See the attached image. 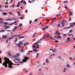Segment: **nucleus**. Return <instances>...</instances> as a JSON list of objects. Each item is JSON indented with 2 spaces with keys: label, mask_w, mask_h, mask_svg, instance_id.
Masks as SVG:
<instances>
[{
  "label": "nucleus",
  "mask_w": 75,
  "mask_h": 75,
  "mask_svg": "<svg viewBox=\"0 0 75 75\" xmlns=\"http://www.w3.org/2000/svg\"><path fill=\"white\" fill-rule=\"evenodd\" d=\"M74 27V26L73 25H71L70 26L69 28H71V27Z\"/></svg>",
  "instance_id": "35"
},
{
  "label": "nucleus",
  "mask_w": 75,
  "mask_h": 75,
  "mask_svg": "<svg viewBox=\"0 0 75 75\" xmlns=\"http://www.w3.org/2000/svg\"><path fill=\"white\" fill-rule=\"evenodd\" d=\"M67 68H70V67H71L70 66L69 64H67Z\"/></svg>",
  "instance_id": "19"
},
{
  "label": "nucleus",
  "mask_w": 75,
  "mask_h": 75,
  "mask_svg": "<svg viewBox=\"0 0 75 75\" xmlns=\"http://www.w3.org/2000/svg\"><path fill=\"white\" fill-rule=\"evenodd\" d=\"M7 38V36H4L2 37V39H4V38H5V39H6Z\"/></svg>",
  "instance_id": "12"
},
{
  "label": "nucleus",
  "mask_w": 75,
  "mask_h": 75,
  "mask_svg": "<svg viewBox=\"0 0 75 75\" xmlns=\"http://www.w3.org/2000/svg\"><path fill=\"white\" fill-rule=\"evenodd\" d=\"M69 16H71V15H72V13L71 12H69Z\"/></svg>",
  "instance_id": "17"
},
{
  "label": "nucleus",
  "mask_w": 75,
  "mask_h": 75,
  "mask_svg": "<svg viewBox=\"0 0 75 75\" xmlns=\"http://www.w3.org/2000/svg\"><path fill=\"white\" fill-rule=\"evenodd\" d=\"M23 4L25 5H26V4H26V2H25V1H24L23 2Z\"/></svg>",
  "instance_id": "31"
},
{
  "label": "nucleus",
  "mask_w": 75,
  "mask_h": 75,
  "mask_svg": "<svg viewBox=\"0 0 75 75\" xmlns=\"http://www.w3.org/2000/svg\"><path fill=\"white\" fill-rule=\"evenodd\" d=\"M19 44H20V45H22V44H23V43H22V42L21 41H20L19 42Z\"/></svg>",
  "instance_id": "34"
},
{
  "label": "nucleus",
  "mask_w": 75,
  "mask_h": 75,
  "mask_svg": "<svg viewBox=\"0 0 75 75\" xmlns=\"http://www.w3.org/2000/svg\"><path fill=\"white\" fill-rule=\"evenodd\" d=\"M27 45H28V42H27L26 43L24 44V46H26Z\"/></svg>",
  "instance_id": "21"
},
{
  "label": "nucleus",
  "mask_w": 75,
  "mask_h": 75,
  "mask_svg": "<svg viewBox=\"0 0 75 75\" xmlns=\"http://www.w3.org/2000/svg\"><path fill=\"white\" fill-rule=\"evenodd\" d=\"M33 48H36V46H33Z\"/></svg>",
  "instance_id": "53"
},
{
  "label": "nucleus",
  "mask_w": 75,
  "mask_h": 75,
  "mask_svg": "<svg viewBox=\"0 0 75 75\" xmlns=\"http://www.w3.org/2000/svg\"><path fill=\"white\" fill-rule=\"evenodd\" d=\"M4 31H5V30H2L0 31V32H4Z\"/></svg>",
  "instance_id": "36"
},
{
  "label": "nucleus",
  "mask_w": 75,
  "mask_h": 75,
  "mask_svg": "<svg viewBox=\"0 0 75 75\" xmlns=\"http://www.w3.org/2000/svg\"><path fill=\"white\" fill-rule=\"evenodd\" d=\"M25 12L26 13H27V12H28V11L27 10H25Z\"/></svg>",
  "instance_id": "60"
},
{
  "label": "nucleus",
  "mask_w": 75,
  "mask_h": 75,
  "mask_svg": "<svg viewBox=\"0 0 75 75\" xmlns=\"http://www.w3.org/2000/svg\"><path fill=\"white\" fill-rule=\"evenodd\" d=\"M45 28H48V26H47L45 27Z\"/></svg>",
  "instance_id": "56"
},
{
  "label": "nucleus",
  "mask_w": 75,
  "mask_h": 75,
  "mask_svg": "<svg viewBox=\"0 0 75 75\" xmlns=\"http://www.w3.org/2000/svg\"><path fill=\"white\" fill-rule=\"evenodd\" d=\"M14 24V23H12L10 24V25H12V24Z\"/></svg>",
  "instance_id": "58"
},
{
  "label": "nucleus",
  "mask_w": 75,
  "mask_h": 75,
  "mask_svg": "<svg viewBox=\"0 0 75 75\" xmlns=\"http://www.w3.org/2000/svg\"><path fill=\"white\" fill-rule=\"evenodd\" d=\"M8 39L7 40H6V43H7L8 42Z\"/></svg>",
  "instance_id": "64"
},
{
  "label": "nucleus",
  "mask_w": 75,
  "mask_h": 75,
  "mask_svg": "<svg viewBox=\"0 0 75 75\" xmlns=\"http://www.w3.org/2000/svg\"><path fill=\"white\" fill-rule=\"evenodd\" d=\"M67 40H66V42H70L71 41V39L69 37H68L67 38Z\"/></svg>",
  "instance_id": "6"
},
{
  "label": "nucleus",
  "mask_w": 75,
  "mask_h": 75,
  "mask_svg": "<svg viewBox=\"0 0 75 75\" xmlns=\"http://www.w3.org/2000/svg\"><path fill=\"white\" fill-rule=\"evenodd\" d=\"M68 1H64V3H68Z\"/></svg>",
  "instance_id": "45"
},
{
  "label": "nucleus",
  "mask_w": 75,
  "mask_h": 75,
  "mask_svg": "<svg viewBox=\"0 0 75 75\" xmlns=\"http://www.w3.org/2000/svg\"><path fill=\"white\" fill-rule=\"evenodd\" d=\"M8 13L10 14V15H13V13H12V12H9Z\"/></svg>",
  "instance_id": "26"
},
{
  "label": "nucleus",
  "mask_w": 75,
  "mask_h": 75,
  "mask_svg": "<svg viewBox=\"0 0 75 75\" xmlns=\"http://www.w3.org/2000/svg\"><path fill=\"white\" fill-rule=\"evenodd\" d=\"M17 13L18 14V16H21V14L20 13V11H19Z\"/></svg>",
  "instance_id": "11"
},
{
  "label": "nucleus",
  "mask_w": 75,
  "mask_h": 75,
  "mask_svg": "<svg viewBox=\"0 0 75 75\" xmlns=\"http://www.w3.org/2000/svg\"><path fill=\"white\" fill-rule=\"evenodd\" d=\"M73 25H75V23H73Z\"/></svg>",
  "instance_id": "63"
},
{
  "label": "nucleus",
  "mask_w": 75,
  "mask_h": 75,
  "mask_svg": "<svg viewBox=\"0 0 75 75\" xmlns=\"http://www.w3.org/2000/svg\"><path fill=\"white\" fill-rule=\"evenodd\" d=\"M58 38H62V37L61 36H58Z\"/></svg>",
  "instance_id": "38"
},
{
  "label": "nucleus",
  "mask_w": 75,
  "mask_h": 75,
  "mask_svg": "<svg viewBox=\"0 0 75 75\" xmlns=\"http://www.w3.org/2000/svg\"><path fill=\"white\" fill-rule=\"evenodd\" d=\"M17 28V26H15L14 28V29H13V31H15L16 29Z\"/></svg>",
  "instance_id": "15"
},
{
  "label": "nucleus",
  "mask_w": 75,
  "mask_h": 75,
  "mask_svg": "<svg viewBox=\"0 0 75 75\" xmlns=\"http://www.w3.org/2000/svg\"><path fill=\"white\" fill-rule=\"evenodd\" d=\"M5 8H8V5H7L6 6H5Z\"/></svg>",
  "instance_id": "47"
},
{
  "label": "nucleus",
  "mask_w": 75,
  "mask_h": 75,
  "mask_svg": "<svg viewBox=\"0 0 75 75\" xmlns=\"http://www.w3.org/2000/svg\"><path fill=\"white\" fill-rule=\"evenodd\" d=\"M14 62L15 63H18L19 62V59H17L14 61Z\"/></svg>",
  "instance_id": "8"
},
{
  "label": "nucleus",
  "mask_w": 75,
  "mask_h": 75,
  "mask_svg": "<svg viewBox=\"0 0 75 75\" xmlns=\"http://www.w3.org/2000/svg\"><path fill=\"white\" fill-rule=\"evenodd\" d=\"M45 35L47 37H49L50 36V34H46Z\"/></svg>",
  "instance_id": "13"
},
{
  "label": "nucleus",
  "mask_w": 75,
  "mask_h": 75,
  "mask_svg": "<svg viewBox=\"0 0 75 75\" xmlns=\"http://www.w3.org/2000/svg\"><path fill=\"white\" fill-rule=\"evenodd\" d=\"M4 27H6V28H5V29H7V28H9V26H7L6 25H4Z\"/></svg>",
  "instance_id": "16"
},
{
  "label": "nucleus",
  "mask_w": 75,
  "mask_h": 75,
  "mask_svg": "<svg viewBox=\"0 0 75 75\" xmlns=\"http://www.w3.org/2000/svg\"><path fill=\"white\" fill-rule=\"evenodd\" d=\"M45 29H46V28H45V27L44 28H42V30H45Z\"/></svg>",
  "instance_id": "44"
},
{
  "label": "nucleus",
  "mask_w": 75,
  "mask_h": 75,
  "mask_svg": "<svg viewBox=\"0 0 75 75\" xmlns=\"http://www.w3.org/2000/svg\"><path fill=\"white\" fill-rule=\"evenodd\" d=\"M66 70H67V68H65L63 70V72H66Z\"/></svg>",
  "instance_id": "14"
},
{
  "label": "nucleus",
  "mask_w": 75,
  "mask_h": 75,
  "mask_svg": "<svg viewBox=\"0 0 75 75\" xmlns=\"http://www.w3.org/2000/svg\"><path fill=\"white\" fill-rule=\"evenodd\" d=\"M55 20H56V18H54L52 19V20L53 21H55Z\"/></svg>",
  "instance_id": "29"
},
{
  "label": "nucleus",
  "mask_w": 75,
  "mask_h": 75,
  "mask_svg": "<svg viewBox=\"0 0 75 75\" xmlns=\"http://www.w3.org/2000/svg\"><path fill=\"white\" fill-rule=\"evenodd\" d=\"M19 25L20 27H21L22 26V24H20Z\"/></svg>",
  "instance_id": "51"
},
{
  "label": "nucleus",
  "mask_w": 75,
  "mask_h": 75,
  "mask_svg": "<svg viewBox=\"0 0 75 75\" xmlns=\"http://www.w3.org/2000/svg\"><path fill=\"white\" fill-rule=\"evenodd\" d=\"M67 34H64L63 35V37H65V36H67Z\"/></svg>",
  "instance_id": "40"
},
{
  "label": "nucleus",
  "mask_w": 75,
  "mask_h": 75,
  "mask_svg": "<svg viewBox=\"0 0 75 75\" xmlns=\"http://www.w3.org/2000/svg\"><path fill=\"white\" fill-rule=\"evenodd\" d=\"M3 14L4 15V16H6V15H7V14L6 13H5L4 12L3 13Z\"/></svg>",
  "instance_id": "27"
},
{
  "label": "nucleus",
  "mask_w": 75,
  "mask_h": 75,
  "mask_svg": "<svg viewBox=\"0 0 75 75\" xmlns=\"http://www.w3.org/2000/svg\"><path fill=\"white\" fill-rule=\"evenodd\" d=\"M47 22H49V21H50V19H47Z\"/></svg>",
  "instance_id": "52"
},
{
  "label": "nucleus",
  "mask_w": 75,
  "mask_h": 75,
  "mask_svg": "<svg viewBox=\"0 0 75 75\" xmlns=\"http://www.w3.org/2000/svg\"><path fill=\"white\" fill-rule=\"evenodd\" d=\"M21 3H23V1H21V2H18V3L17 5L16 6L17 7H20V5H19V4H20Z\"/></svg>",
  "instance_id": "4"
},
{
  "label": "nucleus",
  "mask_w": 75,
  "mask_h": 75,
  "mask_svg": "<svg viewBox=\"0 0 75 75\" xmlns=\"http://www.w3.org/2000/svg\"><path fill=\"white\" fill-rule=\"evenodd\" d=\"M37 21H38V19H36L35 20V22H37Z\"/></svg>",
  "instance_id": "42"
},
{
  "label": "nucleus",
  "mask_w": 75,
  "mask_h": 75,
  "mask_svg": "<svg viewBox=\"0 0 75 75\" xmlns=\"http://www.w3.org/2000/svg\"><path fill=\"white\" fill-rule=\"evenodd\" d=\"M55 42H58V40H55Z\"/></svg>",
  "instance_id": "62"
},
{
  "label": "nucleus",
  "mask_w": 75,
  "mask_h": 75,
  "mask_svg": "<svg viewBox=\"0 0 75 75\" xmlns=\"http://www.w3.org/2000/svg\"><path fill=\"white\" fill-rule=\"evenodd\" d=\"M50 50H52V51L54 52H56V49H50Z\"/></svg>",
  "instance_id": "10"
},
{
  "label": "nucleus",
  "mask_w": 75,
  "mask_h": 75,
  "mask_svg": "<svg viewBox=\"0 0 75 75\" xmlns=\"http://www.w3.org/2000/svg\"><path fill=\"white\" fill-rule=\"evenodd\" d=\"M46 63H49V61H48V59H46Z\"/></svg>",
  "instance_id": "23"
},
{
  "label": "nucleus",
  "mask_w": 75,
  "mask_h": 75,
  "mask_svg": "<svg viewBox=\"0 0 75 75\" xmlns=\"http://www.w3.org/2000/svg\"><path fill=\"white\" fill-rule=\"evenodd\" d=\"M24 38L23 36H20L19 37V38Z\"/></svg>",
  "instance_id": "41"
},
{
  "label": "nucleus",
  "mask_w": 75,
  "mask_h": 75,
  "mask_svg": "<svg viewBox=\"0 0 75 75\" xmlns=\"http://www.w3.org/2000/svg\"><path fill=\"white\" fill-rule=\"evenodd\" d=\"M6 20H8V21H11L12 20V19L9 18L6 19Z\"/></svg>",
  "instance_id": "20"
},
{
  "label": "nucleus",
  "mask_w": 75,
  "mask_h": 75,
  "mask_svg": "<svg viewBox=\"0 0 75 75\" xmlns=\"http://www.w3.org/2000/svg\"><path fill=\"white\" fill-rule=\"evenodd\" d=\"M8 55L9 56H11V53L9 52L8 53Z\"/></svg>",
  "instance_id": "28"
},
{
  "label": "nucleus",
  "mask_w": 75,
  "mask_h": 75,
  "mask_svg": "<svg viewBox=\"0 0 75 75\" xmlns=\"http://www.w3.org/2000/svg\"><path fill=\"white\" fill-rule=\"evenodd\" d=\"M33 51H34L35 52H37V51L38 50H35V49H33Z\"/></svg>",
  "instance_id": "43"
},
{
  "label": "nucleus",
  "mask_w": 75,
  "mask_h": 75,
  "mask_svg": "<svg viewBox=\"0 0 75 75\" xmlns=\"http://www.w3.org/2000/svg\"><path fill=\"white\" fill-rule=\"evenodd\" d=\"M18 46V47H19V48H20L21 47V45L20 44H16Z\"/></svg>",
  "instance_id": "18"
},
{
  "label": "nucleus",
  "mask_w": 75,
  "mask_h": 75,
  "mask_svg": "<svg viewBox=\"0 0 75 75\" xmlns=\"http://www.w3.org/2000/svg\"><path fill=\"white\" fill-rule=\"evenodd\" d=\"M64 8H66V9H67L68 8V7H67V6H66V5H65Z\"/></svg>",
  "instance_id": "46"
},
{
  "label": "nucleus",
  "mask_w": 75,
  "mask_h": 75,
  "mask_svg": "<svg viewBox=\"0 0 75 75\" xmlns=\"http://www.w3.org/2000/svg\"><path fill=\"white\" fill-rule=\"evenodd\" d=\"M4 24H5V25H7V24H8V23L7 22H4Z\"/></svg>",
  "instance_id": "32"
},
{
  "label": "nucleus",
  "mask_w": 75,
  "mask_h": 75,
  "mask_svg": "<svg viewBox=\"0 0 75 75\" xmlns=\"http://www.w3.org/2000/svg\"><path fill=\"white\" fill-rule=\"evenodd\" d=\"M33 51H28V53L27 54L28 55V54H30V52H33Z\"/></svg>",
  "instance_id": "25"
},
{
  "label": "nucleus",
  "mask_w": 75,
  "mask_h": 75,
  "mask_svg": "<svg viewBox=\"0 0 75 75\" xmlns=\"http://www.w3.org/2000/svg\"><path fill=\"white\" fill-rule=\"evenodd\" d=\"M58 58H59V59H61V57H60V56L58 57Z\"/></svg>",
  "instance_id": "57"
},
{
  "label": "nucleus",
  "mask_w": 75,
  "mask_h": 75,
  "mask_svg": "<svg viewBox=\"0 0 75 75\" xmlns=\"http://www.w3.org/2000/svg\"><path fill=\"white\" fill-rule=\"evenodd\" d=\"M23 17H20V19H23Z\"/></svg>",
  "instance_id": "61"
},
{
  "label": "nucleus",
  "mask_w": 75,
  "mask_h": 75,
  "mask_svg": "<svg viewBox=\"0 0 75 75\" xmlns=\"http://www.w3.org/2000/svg\"><path fill=\"white\" fill-rule=\"evenodd\" d=\"M20 53H18L16 54V55L14 56L13 57H15V58H17V57H18L20 56Z\"/></svg>",
  "instance_id": "5"
},
{
  "label": "nucleus",
  "mask_w": 75,
  "mask_h": 75,
  "mask_svg": "<svg viewBox=\"0 0 75 75\" xmlns=\"http://www.w3.org/2000/svg\"><path fill=\"white\" fill-rule=\"evenodd\" d=\"M31 22H32V21H30V22H29V24H31Z\"/></svg>",
  "instance_id": "54"
},
{
  "label": "nucleus",
  "mask_w": 75,
  "mask_h": 75,
  "mask_svg": "<svg viewBox=\"0 0 75 75\" xmlns=\"http://www.w3.org/2000/svg\"><path fill=\"white\" fill-rule=\"evenodd\" d=\"M0 63H1H1H2V62L1 61V58H0Z\"/></svg>",
  "instance_id": "39"
},
{
  "label": "nucleus",
  "mask_w": 75,
  "mask_h": 75,
  "mask_svg": "<svg viewBox=\"0 0 75 75\" xmlns=\"http://www.w3.org/2000/svg\"><path fill=\"white\" fill-rule=\"evenodd\" d=\"M4 59L5 60V62H3L2 65H3L5 67H7V64H8V67L9 68H11L13 67V65H14V64L10 61L8 58L6 57L4 58Z\"/></svg>",
  "instance_id": "1"
},
{
  "label": "nucleus",
  "mask_w": 75,
  "mask_h": 75,
  "mask_svg": "<svg viewBox=\"0 0 75 75\" xmlns=\"http://www.w3.org/2000/svg\"><path fill=\"white\" fill-rule=\"evenodd\" d=\"M50 39H51V40H55V39L52 38V36H50Z\"/></svg>",
  "instance_id": "22"
},
{
  "label": "nucleus",
  "mask_w": 75,
  "mask_h": 75,
  "mask_svg": "<svg viewBox=\"0 0 75 75\" xmlns=\"http://www.w3.org/2000/svg\"><path fill=\"white\" fill-rule=\"evenodd\" d=\"M72 30H70L69 31V33H72Z\"/></svg>",
  "instance_id": "49"
},
{
  "label": "nucleus",
  "mask_w": 75,
  "mask_h": 75,
  "mask_svg": "<svg viewBox=\"0 0 75 75\" xmlns=\"http://www.w3.org/2000/svg\"><path fill=\"white\" fill-rule=\"evenodd\" d=\"M28 59H29V58L27 57L26 56H25V59H24L23 60L22 62H20V64H23V62H26V61H27V60Z\"/></svg>",
  "instance_id": "2"
},
{
  "label": "nucleus",
  "mask_w": 75,
  "mask_h": 75,
  "mask_svg": "<svg viewBox=\"0 0 75 75\" xmlns=\"http://www.w3.org/2000/svg\"><path fill=\"white\" fill-rule=\"evenodd\" d=\"M60 27V24H58V25H57V27Z\"/></svg>",
  "instance_id": "48"
},
{
  "label": "nucleus",
  "mask_w": 75,
  "mask_h": 75,
  "mask_svg": "<svg viewBox=\"0 0 75 75\" xmlns=\"http://www.w3.org/2000/svg\"><path fill=\"white\" fill-rule=\"evenodd\" d=\"M39 42H40V40H39L38 42H37L35 43V44L37 45L38 44V43H39Z\"/></svg>",
  "instance_id": "30"
},
{
  "label": "nucleus",
  "mask_w": 75,
  "mask_h": 75,
  "mask_svg": "<svg viewBox=\"0 0 75 75\" xmlns=\"http://www.w3.org/2000/svg\"><path fill=\"white\" fill-rule=\"evenodd\" d=\"M61 24L62 27H64V25H65V22H64V20H63L62 21V23Z\"/></svg>",
  "instance_id": "7"
},
{
  "label": "nucleus",
  "mask_w": 75,
  "mask_h": 75,
  "mask_svg": "<svg viewBox=\"0 0 75 75\" xmlns=\"http://www.w3.org/2000/svg\"><path fill=\"white\" fill-rule=\"evenodd\" d=\"M39 55H40V54L39 53H37V54L36 55V58H37V57H38V56H39Z\"/></svg>",
  "instance_id": "24"
},
{
  "label": "nucleus",
  "mask_w": 75,
  "mask_h": 75,
  "mask_svg": "<svg viewBox=\"0 0 75 75\" xmlns=\"http://www.w3.org/2000/svg\"><path fill=\"white\" fill-rule=\"evenodd\" d=\"M21 52H24V50H23L22 49H21Z\"/></svg>",
  "instance_id": "37"
},
{
  "label": "nucleus",
  "mask_w": 75,
  "mask_h": 75,
  "mask_svg": "<svg viewBox=\"0 0 75 75\" xmlns=\"http://www.w3.org/2000/svg\"><path fill=\"white\" fill-rule=\"evenodd\" d=\"M38 47H39V45H38L36 47V48H39Z\"/></svg>",
  "instance_id": "50"
},
{
  "label": "nucleus",
  "mask_w": 75,
  "mask_h": 75,
  "mask_svg": "<svg viewBox=\"0 0 75 75\" xmlns=\"http://www.w3.org/2000/svg\"><path fill=\"white\" fill-rule=\"evenodd\" d=\"M60 16V14H59V15H57V17H59V16Z\"/></svg>",
  "instance_id": "55"
},
{
  "label": "nucleus",
  "mask_w": 75,
  "mask_h": 75,
  "mask_svg": "<svg viewBox=\"0 0 75 75\" xmlns=\"http://www.w3.org/2000/svg\"><path fill=\"white\" fill-rule=\"evenodd\" d=\"M21 35H14L12 36V37L9 38L8 39V40H11L12 38H14V37H19V36H21Z\"/></svg>",
  "instance_id": "3"
},
{
  "label": "nucleus",
  "mask_w": 75,
  "mask_h": 75,
  "mask_svg": "<svg viewBox=\"0 0 75 75\" xmlns=\"http://www.w3.org/2000/svg\"><path fill=\"white\" fill-rule=\"evenodd\" d=\"M55 33L56 34H58V35H61V33L58 31H56Z\"/></svg>",
  "instance_id": "9"
},
{
  "label": "nucleus",
  "mask_w": 75,
  "mask_h": 75,
  "mask_svg": "<svg viewBox=\"0 0 75 75\" xmlns=\"http://www.w3.org/2000/svg\"><path fill=\"white\" fill-rule=\"evenodd\" d=\"M71 21V18H70L69 20V21Z\"/></svg>",
  "instance_id": "59"
},
{
  "label": "nucleus",
  "mask_w": 75,
  "mask_h": 75,
  "mask_svg": "<svg viewBox=\"0 0 75 75\" xmlns=\"http://www.w3.org/2000/svg\"><path fill=\"white\" fill-rule=\"evenodd\" d=\"M15 7V4H13L12 6L11 7Z\"/></svg>",
  "instance_id": "33"
}]
</instances>
